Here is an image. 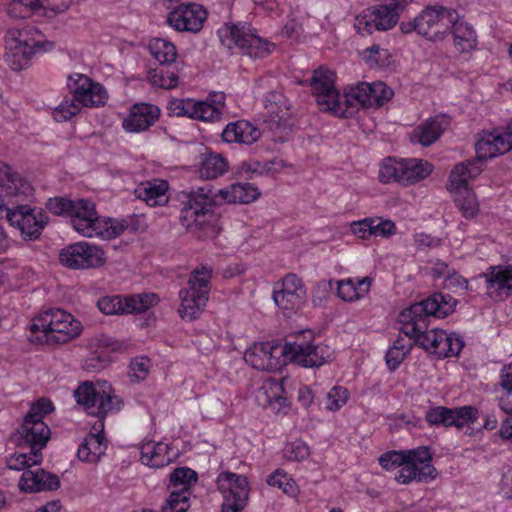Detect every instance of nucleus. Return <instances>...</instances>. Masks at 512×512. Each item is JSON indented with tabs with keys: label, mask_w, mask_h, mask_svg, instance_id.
<instances>
[{
	"label": "nucleus",
	"mask_w": 512,
	"mask_h": 512,
	"mask_svg": "<svg viewBox=\"0 0 512 512\" xmlns=\"http://www.w3.org/2000/svg\"><path fill=\"white\" fill-rule=\"evenodd\" d=\"M306 334L312 337L311 331H301L290 337L284 344L274 342L255 343L244 354V360L260 371H275L287 362L296 363L305 368L319 367L330 360L332 351L323 344L312 345L306 341Z\"/></svg>",
	"instance_id": "obj_1"
},
{
	"label": "nucleus",
	"mask_w": 512,
	"mask_h": 512,
	"mask_svg": "<svg viewBox=\"0 0 512 512\" xmlns=\"http://www.w3.org/2000/svg\"><path fill=\"white\" fill-rule=\"evenodd\" d=\"M260 196L259 189L251 183H233L215 192L209 184L182 193L183 207L180 224L189 232L197 233L211 221L214 208L223 203L248 204Z\"/></svg>",
	"instance_id": "obj_2"
},
{
	"label": "nucleus",
	"mask_w": 512,
	"mask_h": 512,
	"mask_svg": "<svg viewBox=\"0 0 512 512\" xmlns=\"http://www.w3.org/2000/svg\"><path fill=\"white\" fill-rule=\"evenodd\" d=\"M456 305L457 300L451 295L434 293L401 311L398 317L400 331L413 339L415 345L433 353L439 329H429L430 318H445L454 312Z\"/></svg>",
	"instance_id": "obj_3"
},
{
	"label": "nucleus",
	"mask_w": 512,
	"mask_h": 512,
	"mask_svg": "<svg viewBox=\"0 0 512 512\" xmlns=\"http://www.w3.org/2000/svg\"><path fill=\"white\" fill-rule=\"evenodd\" d=\"M309 83L317 104L323 111L333 112L340 117H348L351 114L349 108L353 107L355 103H359L363 107H371V100H369L370 83H359L357 86L351 87L341 97L334 85L335 74L323 67L314 70Z\"/></svg>",
	"instance_id": "obj_4"
},
{
	"label": "nucleus",
	"mask_w": 512,
	"mask_h": 512,
	"mask_svg": "<svg viewBox=\"0 0 512 512\" xmlns=\"http://www.w3.org/2000/svg\"><path fill=\"white\" fill-rule=\"evenodd\" d=\"M54 42L45 40L44 35L33 26L11 29L5 36L4 59L13 71L26 69L32 56L40 51L54 48Z\"/></svg>",
	"instance_id": "obj_5"
},
{
	"label": "nucleus",
	"mask_w": 512,
	"mask_h": 512,
	"mask_svg": "<svg viewBox=\"0 0 512 512\" xmlns=\"http://www.w3.org/2000/svg\"><path fill=\"white\" fill-rule=\"evenodd\" d=\"M218 36L225 48L250 58H265L274 49L273 44L256 35L246 23L225 24L218 30Z\"/></svg>",
	"instance_id": "obj_6"
},
{
	"label": "nucleus",
	"mask_w": 512,
	"mask_h": 512,
	"mask_svg": "<svg viewBox=\"0 0 512 512\" xmlns=\"http://www.w3.org/2000/svg\"><path fill=\"white\" fill-rule=\"evenodd\" d=\"M46 208L57 216L69 217L73 228L85 237H95V229L101 218L95 203L88 199L70 200L65 197L48 199Z\"/></svg>",
	"instance_id": "obj_7"
},
{
	"label": "nucleus",
	"mask_w": 512,
	"mask_h": 512,
	"mask_svg": "<svg viewBox=\"0 0 512 512\" xmlns=\"http://www.w3.org/2000/svg\"><path fill=\"white\" fill-rule=\"evenodd\" d=\"M53 410V403L47 398H40L31 405L18 430L17 445L19 447H27L32 451L41 453L51 434L50 428L43 421V417Z\"/></svg>",
	"instance_id": "obj_8"
},
{
	"label": "nucleus",
	"mask_w": 512,
	"mask_h": 512,
	"mask_svg": "<svg viewBox=\"0 0 512 512\" xmlns=\"http://www.w3.org/2000/svg\"><path fill=\"white\" fill-rule=\"evenodd\" d=\"M32 332H42L49 344H64L77 338L82 325L73 315L62 309H50L37 317Z\"/></svg>",
	"instance_id": "obj_9"
},
{
	"label": "nucleus",
	"mask_w": 512,
	"mask_h": 512,
	"mask_svg": "<svg viewBox=\"0 0 512 512\" xmlns=\"http://www.w3.org/2000/svg\"><path fill=\"white\" fill-rule=\"evenodd\" d=\"M212 269L207 266L196 268L191 273L187 287L179 291L181 300L179 314L182 319H196L207 304L211 290Z\"/></svg>",
	"instance_id": "obj_10"
},
{
	"label": "nucleus",
	"mask_w": 512,
	"mask_h": 512,
	"mask_svg": "<svg viewBox=\"0 0 512 512\" xmlns=\"http://www.w3.org/2000/svg\"><path fill=\"white\" fill-rule=\"evenodd\" d=\"M412 0H392L389 4L372 6L355 19V28L361 35L387 31L399 20V14Z\"/></svg>",
	"instance_id": "obj_11"
},
{
	"label": "nucleus",
	"mask_w": 512,
	"mask_h": 512,
	"mask_svg": "<svg viewBox=\"0 0 512 512\" xmlns=\"http://www.w3.org/2000/svg\"><path fill=\"white\" fill-rule=\"evenodd\" d=\"M405 463L395 475V480L401 484H408L412 481L429 482L436 478L437 471L432 465V453L427 446H420L415 449L406 450Z\"/></svg>",
	"instance_id": "obj_12"
},
{
	"label": "nucleus",
	"mask_w": 512,
	"mask_h": 512,
	"mask_svg": "<svg viewBox=\"0 0 512 512\" xmlns=\"http://www.w3.org/2000/svg\"><path fill=\"white\" fill-rule=\"evenodd\" d=\"M74 397L88 414L96 416L98 420L113 411L121 409L122 400L114 395L108 394L105 390L98 391L92 382H83L74 391Z\"/></svg>",
	"instance_id": "obj_13"
},
{
	"label": "nucleus",
	"mask_w": 512,
	"mask_h": 512,
	"mask_svg": "<svg viewBox=\"0 0 512 512\" xmlns=\"http://www.w3.org/2000/svg\"><path fill=\"white\" fill-rule=\"evenodd\" d=\"M25 199L26 197L16 202L14 198L12 206L6 205L4 208L7 211L6 217L10 224L17 227L25 239L33 240L40 236L48 218L40 209L19 203Z\"/></svg>",
	"instance_id": "obj_14"
},
{
	"label": "nucleus",
	"mask_w": 512,
	"mask_h": 512,
	"mask_svg": "<svg viewBox=\"0 0 512 512\" xmlns=\"http://www.w3.org/2000/svg\"><path fill=\"white\" fill-rule=\"evenodd\" d=\"M218 490L223 494L222 512H242L249 498L248 481L245 476L222 472L217 478Z\"/></svg>",
	"instance_id": "obj_15"
},
{
	"label": "nucleus",
	"mask_w": 512,
	"mask_h": 512,
	"mask_svg": "<svg viewBox=\"0 0 512 512\" xmlns=\"http://www.w3.org/2000/svg\"><path fill=\"white\" fill-rule=\"evenodd\" d=\"M159 301L155 293L131 295L122 298L118 295L101 297L97 301L98 309L105 315H119L129 313H142Z\"/></svg>",
	"instance_id": "obj_16"
},
{
	"label": "nucleus",
	"mask_w": 512,
	"mask_h": 512,
	"mask_svg": "<svg viewBox=\"0 0 512 512\" xmlns=\"http://www.w3.org/2000/svg\"><path fill=\"white\" fill-rule=\"evenodd\" d=\"M455 11L443 6L426 7L418 16V35L429 40L442 39L455 20Z\"/></svg>",
	"instance_id": "obj_17"
},
{
	"label": "nucleus",
	"mask_w": 512,
	"mask_h": 512,
	"mask_svg": "<svg viewBox=\"0 0 512 512\" xmlns=\"http://www.w3.org/2000/svg\"><path fill=\"white\" fill-rule=\"evenodd\" d=\"M60 261L64 266L72 269H86L103 265L105 257L99 246L82 241L62 249Z\"/></svg>",
	"instance_id": "obj_18"
},
{
	"label": "nucleus",
	"mask_w": 512,
	"mask_h": 512,
	"mask_svg": "<svg viewBox=\"0 0 512 512\" xmlns=\"http://www.w3.org/2000/svg\"><path fill=\"white\" fill-rule=\"evenodd\" d=\"M33 188L28 180L8 164L0 161V210L13 202L32 196Z\"/></svg>",
	"instance_id": "obj_19"
},
{
	"label": "nucleus",
	"mask_w": 512,
	"mask_h": 512,
	"mask_svg": "<svg viewBox=\"0 0 512 512\" xmlns=\"http://www.w3.org/2000/svg\"><path fill=\"white\" fill-rule=\"evenodd\" d=\"M306 297V290L302 281L295 274L286 275L280 288L274 287L273 300L276 306L283 310L286 316H290L298 310Z\"/></svg>",
	"instance_id": "obj_20"
},
{
	"label": "nucleus",
	"mask_w": 512,
	"mask_h": 512,
	"mask_svg": "<svg viewBox=\"0 0 512 512\" xmlns=\"http://www.w3.org/2000/svg\"><path fill=\"white\" fill-rule=\"evenodd\" d=\"M512 149V123L505 129L484 132L475 144L476 159H491Z\"/></svg>",
	"instance_id": "obj_21"
},
{
	"label": "nucleus",
	"mask_w": 512,
	"mask_h": 512,
	"mask_svg": "<svg viewBox=\"0 0 512 512\" xmlns=\"http://www.w3.org/2000/svg\"><path fill=\"white\" fill-rule=\"evenodd\" d=\"M477 409L472 406L447 408L443 406L431 407L426 412L425 419L431 425L462 428L474 423L477 419Z\"/></svg>",
	"instance_id": "obj_22"
},
{
	"label": "nucleus",
	"mask_w": 512,
	"mask_h": 512,
	"mask_svg": "<svg viewBox=\"0 0 512 512\" xmlns=\"http://www.w3.org/2000/svg\"><path fill=\"white\" fill-rule=\"evenodd\" d=\"M207 18L202 5L196 3L181 4L168 14V24L178 31L199 32Z\"/></svg>",
	"instance_id": "obj_23"
},
{
	"label": "nucleus",
	"mask_w": 512,
	"mask_h": 512,
	"mask_svg": "<svg viewBox=\"0 0 512 512\" xmlns=\"http://www.w3.org/2000/svg\"><path fill=\"white\" fill-rule=\"evenodd\" d=\"M160 117L158 106L150 103L134 104L129 115L123 120L122 126L126 132L139 133L155 124Z\"/></svg>",
	"instance_id": "obj_24"
},
{
	"label": "nucleus",
	"mask_w": 512,
	"mask_h": 512,
	"mask_svg": "<svg viewBox=\"0 0 512 512\" xmlns=\"http://www.w3.org/2000/svg\"><path fill=\"white\" fill-rule=\"evenodd\" d=\"M70 3L71 0H13L9 6V13L19 18H28L45 9L61 13L68 9Z\"/></svg>",
	"instance_id": "obj_25"
},
{
	"label": "nucleus",
	"mask_w": 512,
	"mask_h": 512,
	"mask_svg": "<svg viewBox=\"0 0 512 512\" xmlns=\"http://www.w3.org/2000/svg\"><path fill=\"white\" fill-rule=\"evenodd\" d=\"M104 421L97 420L90 434L80 444L77 456L81 461L97 462L105 453L106 443L103 436Z\"/></svg>",
	"instance_id": "obj_26"
},
{
	"label": "nucleus",
	"mask_w": 512,
	"mask_h": 512,
	"mask_svg": "<svg viewBox=\"0 0 512 512\" xmlns=\"http://www.w3.org/2000/svg\"><path fill=\"white\" fill-rule=\"evenodd\" d=\"M500 377V385L504 393L499 399V406L509 416L502 421L499 436L504 440H509L512 438V366H504Z\"/></svg>",
	"instance_id": "obj_27"
},
{
	"label": "nucleus",
	"mask_w": 512,
	"mask_h": 512,
	"mask_svg": "<svg viewBox=\"0 0 512 512\" xmlns=\"http://www.w3.org/2000/svg\"><path fill=\"white\" fill-rule=\"evenodd\" d=\"M484 276L491 298L512 294V266H492Z\"/></svg>",
	"instance_id": "obj_28"
},
{
	"label": "nucleus",
	"mask_w": 512,
	"mask_h": 512,
	"mask_svg": "<svg viewBox=\"0 0 512 512\" xmlns=\"http://www.w3.org/2000/svg\"><path fill=\"white\" fill-rule=\"evenodd\" d=\"M449 125L450 120L445 115L429 118L413 130L411 140L423 146H429L438 140Z\"/></svg>",
	"instance_id": "obj_29"
},
{
	"label": "nucleus",
	"mask_w": 512,
	"mask_h": 512,
	"mask_svg": "<svg viewBox=\"0 0 512 512\" xmlns=\"http://www.w3.org/2000/svg\"><path fill=\"white\" fill-rule=\"evenodd\" d=\"M261 137V131L246 120H238L226 125L222 138L227 143L252 145Z\"/></svg>",
	"instance_id": "obj_30"
},
{
	"label": "nucleus",
	"mask_w": 512,
	"mask_h": 512,
	"mask_svg": "<svg viewBox=\"0 0 512 512\" xmlns=\"http://www.w3.org/2000/svg\"><path fill=\"white\" fill-rule=\"evenodd\" d=\"M169 184L166 180L153 179L141 183L135 190L136 198L141 199L150 207L163 206L169 201L167 191Z\"/></svg>",
	"instance_id": "obj_31"
},
{
	"label": "nucleus",
	"mask_w": 512,
	"mask_h": 512,
	"mask_svg": "<svg viewBox=\"0 0 512 512\" xmlns=\"http://www.w3.org/2000/svg\"><path fill=\"white\" fill-rule=\"evenodd\" d=\"M482 172V164L479 160H467L457 164L450 173L448 189H464L470 179L476 178Z\"/></svg>",
	"instance_id": "obj_32"
},
{
	"label": "nucleus",
	"mask_w": 512,
	"mask_h": 512,
	"mask_svg": "<svg viewBox=\"0 0 512 512\" xmlns=\"http://www.w3.org/2000/svg\"><path fill=\"white\" fill-rule=\"evenodd\" d=\"M229 164L227 159L218 153L207 151L200 155L198 173L200 178L215 179L228 171Z\"/></svg>",
	"instance_id": "obj_33"
},
{
	"label": "nucleus",
	"mask_w": 512,
	"mask_h": 512,
	"mask_svg": "<svg viewBox=\"0 0 512 512\" xmlns=\"http://www.w3.org/2000/svg\"><path fill=\"white\" fill-rule=\"evenodd\" d=\"M141 462L152 468H160L168 465L171 458L168 455V445L162 442H147L140 449Z\"/></svg>",
	"instance_id": "obj_34"
},
{
	"label": "nucleus",
	"mask_w": 512,
	"mask_h": 512,
	"mask_svg": "<svg viewBox=\"0 0 512 512\" xmlns=\"http://www.w3.org/2000/svg\"><path fill=\"white\" fill-rule=\"evenodd\" d=\"M95 83L92 80L89 81V85H83V88L79 89L73 96H66L63 101L54 109L53 117L56 121H67L73 116L80 112L78 102L83 99L89 89L93 87Z\"/></svg>",
	"instance_id": "obj_35"
},
{
	"label": "nucleus",
	"mask_w": 512,
	"mask_h": 512,
	"mask_svg": "<svg viewBox=\"0 0 512 512\" xmlns=\"http://www.w3.org/2000/svg\"><path fill=\"white\" fill-rule=\"evenodd\" d=\"M433 353L439 358L457 356L461 352L464 342L456 333H447L445 330L439 329L437 342L435 343Z\"/></svg>",
	"instance_id": "obj_36"
},
{
	"label": "nucleus",
	"mask_w": 512,
	"mask_h": 512,
	"mask_svg": "<svg viewBox=\"0 0 512 512\" xmlns=\"http://www.w3.org/2000/svg\"><path fill=\"white\" fill-rule=\"evenodd\" d=\"M455 20L451 24L454 37V44L460 51H468L474 49L477 45L476 33L472 26L463 21L457 20V13L454 14Z\"/></svg>",
	"instance_id": "obj_37"
},
{
	"label": "nucleus",
	"mask_w": 512,
	"mask_h": 512,
	"mask_svg": "<svg viewBox=\"0 0 512 512\" xmlns=\"http://www.w3.org/2000/svg\"><path fill=\"white\" fill-rule=\"evenodd\" d=\"M432 172L427 161L411 158L403 159L402 185H411L426 178Z\"/></svg>",
	"instance_id": "obj_38"
},
{
	"label": "nucleus",
	"mask_w": 512,
	"mask_h": 512,
	"mask_svg": "<svg viewBox=\"0 0 512 512\" xmlns=\"http://www.w3.org/2000/svg\"><path fill=\"white\" fill-rule=\"evenodd\" d=\"M284 380H272L263 385L258 391V398H264L263 405L273 406L277 410L287 407V398L284 396Z\"/></svg>",
	"instance_id": "obj_39"
},
{
	"label": "nucleus",
	"mask_w": 512,
	"mask_h": 512,
	"mask_svg": "<svg viewBox=\"0 0 512 512\" xmlns=\"http://www.w3.org/2000/svg\"><path fill=\"white\" fill-rule=\"evenodd\" d=\"M455 204L459 212L466 219L474 218L479 212V204L474 192L468 187L464 189L454 190Z\"/></svg>",
	"instance_id": "obj_40"
},
{
	"label": "nucleus",
	"mask_w": 512,
	"mask_h": 512,
	"mask_svg": "<svg viewBox=\"0 0 512 512\" xmlns=\"http://www.w3.org/2000/svg\"><path fill=\"white\" fill-rule=\"evenodd\" d=\"M148 48L151 55L162 65L173 63L177 57L175 45L164 39H153Z\"/></svg>",
	"instance_id": "obj_41"
},
{
	"label": "nucleus",
	"mask_w": 512,
	"mask_h": 512,
	"mask_svg": "<svg viewBox=\"0 0 512 512\" xmlns=\"http://www.w3.org/2000/svg\"><path fill=\"white\" fill-rule=\"evenodd\" d=\"M198 479L197 473L188 467H179L170 474V486L177 491L190 492V487Z\"/></svg>",
	"instance_id": "obj_42"
},
{
	"label": "nucleus",
	"mask_w": 512,
	"mask_h": 512,
	"mask_svg": "<svg viewBox=\"0 0 512 512\" xmlns=\"http://www.w3.org/2000/svg\"><path fill=\"white\" fill-rule=\"evenodd\" d=\"M403 159L386 158L379 169V180L382 183L397 182L402 184Z\"/></svg>",
	"instance_id": "obj_43"
},
{
	"label": "nucleus",
	"mask_w": 512,
	"mask_h": 512,
	"mask_svg": "<svg viewBox=\"0 0 512 512\" xmlns=\"http://www.w3.org/2000/svg\"><path fill=\"white\" fill-rule=\"evenodd\" d=\"M280 167V162L275 160H269L266 162L249 160L241 163L239 170L241 173L246 174L250 173L252 175H267L279 170Z\"/></svg>",
	"instance_id": "obj_44"
},
{
	"label": "nucleus",
	"mask_w": 512,
	"mask_h": 512,
	"mask_svg": "<svg viewBox=\"0 0 512 512\" xmlns=\"http://www.w3.org/2000/svg\"><path fill=\"white\" fill-rule=\"evenodd\" d=\"M42 461V454L32 451L29 453H15L7 460V467L11 470H23L26 467L40 464Z\"/></svg>",
	"instance_id": "obj_45"
},
{
	"label": "nucleus",
	"mask_w": 512,
	"mask_h": 512,
	"mask_svg": "<svg viewBox=\"0 0 512 512\" xmlns=\"http://www.w3.org/2000/svg\"><path fill=\"white\" fill-rule=\"evenodd\" d=\"M267 483L272 487L279 488L289 496H295L298 492L295 481L281 470H276L273 474L269 475Z\"/></svg>",
	"instance_id": "obj_46"
},
{
	"label": "nucleus",
	"mask_w": 512,
	"mask_h": 512,
	"mask_svg": "<svg viewBox=\"0 0 512 512\" xmlns=\"http://www.w3.org/2000/svg\"><path fill=\"white\" fill-rule=\"evenodd\" d=\"M190 492L172 490L162 507V512H186L189 508Z\"/></svg>",
	"instance_id": "obj_47"
},
{
	"label": "nucleus",
	"mask_w": 512,
	"mask_h": 512,
	"mask_svg": "<svg viewBox=\"0 0 512 512\" xmlns=\"http://www.w3.org/2000/svg\"><path fill=\"white\" fill-rule=\"evenodd\" d=\"M221 117V111L206 101L192 102L191 118L200 121H214Z\"/></svg>",
	"instance_id": "obj_48"
},
{
	"label": "nucleus",
	"mask_w": 512,
	"mask_h": 512,
	"mask_svg": "<svg viewBox=\"0 0 512 512\" xmlns=\"http://www.w3.org/2000/svg\"><path fill=\"white\" fill-rule=\"evenodd\" d=\"M149 80L152 85L163 89L175 88L178 84V76L174 72L161 69H153L149 72Z\"/></svg>",
	"instance_id": "obj_49"
},
{
	"label": "nucleus",
	"mask_w": 512,
	"mask_h": 512,
	"mask_svg": "<svg viewBox=\"0 0 512 512\" xmlns=\"http://www.w3.org/2000/svg\"><path fill=\"white\" fill-rule=\"evenodd\" d=\"M126 225L120 222L113 221L108 218H101V221L98 222V225L95 229V236L101 237L104 239H112L115 238L125 230Z\"/></svg>",
	"instance_id": "obj_50"
},
{
	"label": "nucleus",
	"mask_w": 512,
	"mask_h": 512,
	"mask_svg": "<svg viewBox=\"0 0 512 512\" xmlns=\"http://www.w3.org/2000/svg\"><path fill=\"white\" fill-rule=\"evenodd\" d=\"M371 92H369V100L371 107H380L391 100L394 92L383 82L370 83Z\"/></svg>",
	"instance_id": "obj_51"
},
{
	"label": "nucleus",
	"mask_w": 512,
	"mask_h": 512,
	"mask_svg": "<svg viewBox=\"0 0 512 512\" xmlns=\"http://www.w3.org/2000/svg\"><path fill=\"white\" fill-rule=\"evenodd\" d=\"M107 92L105 88L99 83H95L91 89L88 90L87 94L83 96L78 104L79 107H99L103 106L107 101Z\"/></svg>",
	"instance_id": "obj_52"
},
{
	"label": "nucleus",
	"mask_w": 512,
	"mask_h": 512,
	"mask_svg": "<svg viewBox=\"0 0 512 512\" xmlns=\"http://www.w3.org/2000/svg\"><path fill=\"white\" fill-rule=\"evenodd\" d=\"M264 106L270 114L279 115L288 109V101L282 93L270 91L264 97Z\"/></svg>",
	"instance_id": "obj_53"
},
{
	"label": "nucleus",
	"mask_w": 512,
	"mask_h": 512,
	"mask_svg": "<svg viewBox=\"0 0 512 512\" xmlns=\"http://www.w3.org/2000/svg\"><path fill=\"white\" fill-rule=\"evenodd\" d=\"M349 392L342 386L333 387L326 395V408L330 411H337L346 404Z\"/></svg>",
	"instance_id": "obj_54"
},
{
	"label": "nucleus",
	"mask_w": 512,
	"mask_h": 512,
	"mask_svg": "<svg viewBox=\"0 0 512 512\" xmlns=\"http://www.w3.org/2000/svg\"><path fill=\"white\" fill-rule=\"evenodd\" d=\"M284 456L290 461H302L309 455V447L301 440L289 442L284 447Z\"/></svg>",
	"instance_id": "obj_55"
},
{
	"label": "nucleus",
	"mask_w": 512,
	"mask_h": 512,
	"mask_svg": "<svg viewBox=\"0 0 512 512\" xmlns=\"http://www.w3.org/2000/svg\"><path fill=\"white\" fill-rule=\"evenodd\" d=\"M372 236L389 237L396 231L394 222L388 219L369 218Z\"/></svg>",
	"instance_id": "obj_56"
},
{
	"label": "nucleus",
	"mask_w": 512,
	"mask_h": 512,
	"mask_svg": "<svg viewBox=\"0 0 512 512\" xmlns=\"http://www.w3.org/2000/svg\"><path fill=\"white\" fill-rule=\"evenodd\" d=\"M39 468L36 470H25L19 480V488L25 492H39Z\"/></svg>",
	"instance_id": "obj_57"
},
{
	"label": "nucleus",
	"mask_w": 512,
	"mask_h": 512,
	"mask_svg": "<svg viewBox=\"0 0 512 512\" xmlns=\"http://www.w3.org/2000/svg\"><path fill=\"white\" fill-rule=\"evenodd\" d=\"M406 451H389L382 454L379 458V464L385 470H393L399 465L405 463Z\"/></svg>",
	"instance_id": "obj_58"
},
{
	"label": "nucleus",
	"mask_w": 512,
	"mask_h": 512,
	"mask_svg": "<svg viewBox=\"0 0 512 512\" xmlns=\"http://www.w3.org/2000/svg\"><path fill=\"white\" fill-rule=\"evenodd\" d=\"M356 282L354 279L338 281V296L344 301H354L359 299L358 292H355Z\"/></svg>",
	"instance_id": "obj_59"
},
{
	"label": "nucleus",
	"mask_w": 512,
	"mask_h": 512,
	"mask_svg": "<svg viewBox=\"0 0 512 512\" xmlns=\"http://www.w3.org/2000/svg\"><path fill=\"white\" fill-rule=\"evenodd\" d=\"M150 361L146 357L136 358L130 364V376L136 380H144L149 372Z\"/></svg>",
	"instance_id": "obj_60"
},
{
	"label": "nucleus",
	"mask_w": 512,
	"mask_h": 512,
	"mask_svg": "<svg viewBox=\"0 0 512 512\" xmlns=\"http://www.w3.org/2000/svg\"><path fill=\"white\" fill-rule=\"evenodd\" d=\"M39 482L41 491L56 490L60 486V480L56 474L49 473L41 468H39Z\"/></svg>",
	"instance_id": "obj_61"
},
{
	"label": "nucleus",
	"mask_w": 512,
	"mask_h": 512,
	"mask_svg": "<svg viewBox=\"0 0 512 512\" xmlns=\"http://www.w3.org/2000/svg\"><path fill=\"white\" fill-rule=\"evenodd\" d=\"M167 108L171 115L188 116L191 118L192 101L190 100L174 99Z\"/></svg>",
	"instance_id": "obj_62"
},
{
	"label": "nucleus",
	"mask_w": 512,
	"mask_h": 512,
	"mask_svg": "<svg viewBox=\"0 0 512 512\" xmlns=\"http://www.w3.org/2000/svg\"><path fill=\"white\" fill-rule=\"evenodd\" d=\"M108 365V360L97 354L91 353L86 359L84 363V368L89 372H99L103 370Z\"/></svg>",
	"instance_id": "obj_63"
},
{
	"label": "nucleus",
	"mask_w": 512,
	"mask_h": 512,
	"mask_svg": "<svg viewBox=\"0 0 512 512\" xmlns=\"http://www.w3.org/2000/svg\"><path fill=\"white\" fill-rule=\"evenodd\" d=\"M91 79L84 74L74 73L69 75L67 81V87L73 96L79 89L83 88V85H89Z\"/></svg>",
	"instance_id": "obj_64"
}]
</instances>
